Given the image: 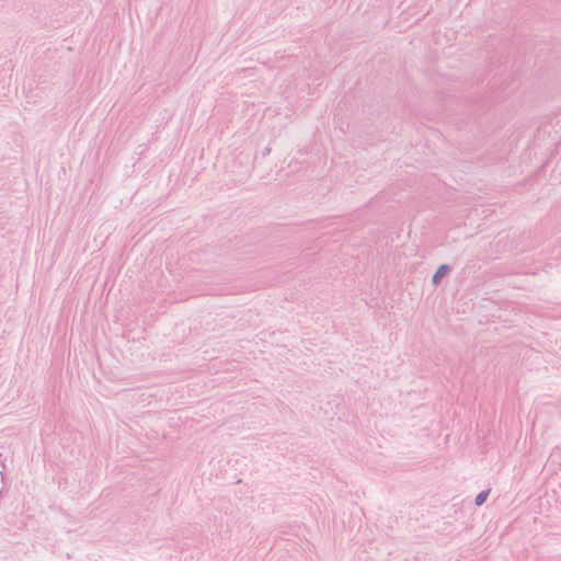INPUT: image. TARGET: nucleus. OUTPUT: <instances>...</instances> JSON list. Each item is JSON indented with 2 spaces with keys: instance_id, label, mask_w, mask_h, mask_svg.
I'll return each instance as SVG.
<instances>
[{
  "instance_id": "nucleus-1",
  "label": "nucleus",
  "mask_w": 561,
  "mask_h": 561,
  "mask_svg": "<svg viewBox=\"0 0 561 561\" xmlns=\"http://www.w3.org/2000/svg\"><path fill=\"white\" fill-rule=\"evenodd\" d=\"M450 272V266L448 264H442L433 275L432 283L436 286L442 279Z\"/></svg>"
},
{
  "instance_id": "nucleus-2",
  "label": "nucleus",
  "mask_w": 561,
  "mask_h": 561,
  "mask_svg": "<svg viewBox=\"0 0 561 561\" xmlns=\"http://www.w3.org/2000/svg\"><path fill=\"white\" fill-rule=\"evenodd\" d=\"M489 493V490L480 492L474 499V504L481 506L486 501Z\"/></svg>"
}]
</instances>
